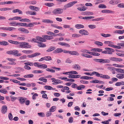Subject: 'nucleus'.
<instances>
[{"label":"nucleus","mask_w":124,"mask_h":124,"mask_svg":"<svg viewBox=\"0 0 124 124\" xmlns=\"http://www.w3.org/2000/svg\"><path fill=\"white\" fill-rule=\"evenodd\" d=\"M19 47L21 48H30L31 47L29 43L26 42H20Z\"/></svg>","instance_id":"1"},{"label":"nucleus","mask_w":124,"mask_h":124,"mask_svg":"<svg viewBox=\"0 0 124 124\" xmlns=\"http://www.w3.org/2000/svg\"><path fill=\"white\" fill-rule=\"evenodd\" d=\"M62 9L61 8H57L54 9L52 11L53 14L55 15H58L62 13L63 12Z\"/></svg>","instance_id":"2"},{"label":"nucleus","mask_w":124,"mask_h":124,"mask_svg":"<svg viewBox=\"0 0 124 124\" xmlns=\"http://www.w3.org/2000/svg\"><path fill=\"white\" fill-rule=\"evenodd\" d=\"M77 3V1H74L71 2H70L67 4L65 5L64 6L65 9L66 8L70 7L73 6L74 4Z\"/></svg>","instance_id":"3"},{"label":"nucleus","mask_w":124,"mask_h":124,"mask_svg":"<svg viewBox=\"0 0 124 124\" xmlns=\"http://www.w3.org/2000/svg\"><path fill=\"white\" fill-rule=\"evenodd\" d=\"M79 33L83 35H89L88 32L85 30H82L79 31Z\"/></svg>","instance_id":"4"},{"label":"nucleus","mask_w":124,"mask_h":124,"mask_svg":"<svg viewBox=\"0 0 124 124\" xmlns=\"http://www.w3.org/2000/svg\"><path fill=\"white\" fill-rule=\"evenodd\" d=\"M1 111L3 114H5L7 112V108L6 105L3 106L1 108Z\"/></svg>","instance_id":"5"},{"label":"nucleus","mask_w":124,"mask_h":124,"mask_svg":"<svg viewBox=\"0 0 124 124\" xmlns=\"http://www.w3.org/2000/svg\"><path fill=\"white\" fill-rule=\"evenodd\" d=\"M52 80V82H54L56 83V84H57L59 83H62L63 82L59 79H56L54 78H51Z\"/></svg>","instance_id":"6"},{"label":"nucleus","mask_w":124,"mask_h":124,"mask_svg":"<svg viewBox=\"0 0 124 124\" xmlns=\"http://www.w3.org/2000/svg\"><path fill=\"white\" fill-rule=\"evenodd\" d=\"M105 49L107 51V53L108 54H112V52H114V50L113 49L110 48H105Z\"/></svg>","instance_id":"7"},{"label":"nucleus","mask_w":124,"mask_h":124,"mask_svg":"<svg viewBox=\"0 0 124 124\" xmlns=\"http://www.w3.org/2000/svg\"><path fill=\"white\" fill-rule=\"evenodd\" d=\"M81 76L80 75H74L72 74L69 75L68 77L69 78H78L80 77V78Z\"/></svg>","instance_id":"8"},{"label":"nucleus","mask_w":124,"mask_h":124,"mask_svg":"<svg viewBox=\"0 0 124 124\" xmlns=\"http://www.w3.org/2000/svg\"><path fill=\"white\" fill-rule=\"evenodd\" d=\"M36 38L37 40L40 42H45L46 41V40L45 39L39 36H36Z\"/></svg>","instance_id":"9"},{"label":"nucleus","mask_w":124,"mask_h":124,"mask_svg":"<svg viewBox=\"0 0 124 124\" xmlns=\"http://www.w3.org/2000/svg\"><path fill=\"white\" fill-rule=\"evenodd\" d=\"M120 2L119 0H112L110 1L109 2V3L111 4H116Z\"/></svg>","instance_id":"10"},{"label":"nucleus","mask_w":124,"mask_h":124,"mask_svg":"<svg viewBox=\"0 0 124 124\" xmlns=\"http://www.w3.org/2000/svg\"><path fill=\"white\" fill-rule=\"evenodd\" d=\"M63 52V50L61 48H58L55 50L54 51L53 53L54 54H56L57 53H61Z\"/></svg>","instance_id":"11"},{"label":"nucleus","mask_w":124,"mask_h":124,"mask_svg":"<svg viewBox=\"0 0 124 124\" xmlns=\"http://www.w3.org/2000/svg\"><path fill=\"white\" fill-rule=\"evenodd\" d=\"M69 54L72 55L78 56L79 55V54L76 51H70Z\"/></svg>","instance_id":"12"},{"label":"nucleus","mask_w":124,"mask_h":124,"mask_svg":"<svg viewBox=\"0 0 124 124\" xmlns=\"http://www.w3.org/2000/svg\"><path fill=\"white\" fill-rule=\"evenodd\" d=\"M116 77L119 79H122L124 78V73L117 74L116 76Z\"/></svg>","instance_id":"13"},{"label":"nucleus","mask_w":124,"mask_h":124,"mask_svg":"<svg viewBox=\"0 0 124 124\" xmlns=\"http://www.w3.org/2000/svg\"><path fill=\"white\" fill-rule=\"evenodd\" d=\"M42 22L46 23H53V21L50 19H43Z\"/></svg>","instance_id":"14"},{"label":"nucleus","mask_w":124,"mask_h":124,"mask_svg":"<svg viewBox=\"0 0 124 124\" xmlns=\"http://www.w3.org/2000/svg\"><path fill=\"white\" fill-rule=\"evenodd\" d=\"M42 37L47 40H50L53 39V38L52 36L47 35H43Z\"/></svg>","instance_id":"15"},{"label":"nucleus","mask_w":124,"mask_h":124,"mask_svg":"<svg viewBox=\"0 0 124 124\" xmlns=\"http://www.w3.org/2000/svg\"><path fill=\"white\" fill-rule=\"evenodd\" d=\"M93 77L88 76H83L80 77V78L81 79H92Z\"/></svg>","instance_id":"16"},{"label":"nucleus","mask_w":124,"mask_h":124,"mask_svg":"<svg viewBox=\"0 0 124 124\" xmlns=\"http://www.w3.org/2000/svg\"><path fill=\"white\" fill-rule=\"evenodd\" d=\"M26 99L25 98L21 97L19 100L20 103L22 104H23Z\"/></svg>","instance_id":"17"},{"label":"nucleus","mask_w":124,"mask_h":124,"mask_svg":"<svg viewBox=\"0 0 124 124\" xmlns=\"http://www.w3.org/2000/svg\"><path fill=\"white\" fill-rule=\"evenodd\" d=\"M58 44L67 47H69L70 46V45L65 42H59Z\"/></svg>","instance_id":"18"},{"label":"nucleus","mask_w":124,"mask_h":124,"mask_svg":"<svg viewBox=\"0 0 124 124\" xmlns=\"http://www.w3.org/2000/svg\"><path fill=\"white\" fill-rule=\"evenodd\" d=\"M102 49L98 48H95L91 49V51H97L98 52H100L102 51Z\"/></svg>","instance_id":"19"},{"label":"nucleus","mask_w":124,"mask_h":124,"mask_svg":"<svg viewBox=\"0 0 124 124\" xmlns=\"http://www.w3.org/2000/svg\"><path fill=\"white\" fill-rule=\"evenodd\" d=\"M75 27L77 29H79L81 28H84V26L81 24H77L75 25Z\"/></svg>","instance_id":"20"},{"label":"nucleus","mask_w":124,"mask_h":124,"mask_svg":"<svg viewBox=\"0 0 124 124\" xmlns=\"http://www.w3.org/2000/svg\"><path fill=\"white\" fill-rule=\"evenodd\" d=\"M101 12L102 13H114V12L113 11L107 9L103 10Z\"/></svg>","instance_id":"21"},{"label":"nucleus","mask_w":124,"mask_h":124,"mask_svg":"<svg viewBox=\"0 0 124 124\" xmlns=\"http://www.w3.org/2000/svg\"><path fill=\"white\" fill-rule=\"evenodd\" d=\"M87 9V8L84 6L82 7H78L77 9L80 11H84L85 10Z\"/></svg>","instance_id":"22"},{"label":"nucleus","mask_w":124,"mask_h":124,"mask_svg":"<svg viewBox=\"0 0 124 124\" xmlns=\"http://www.w3.org/2000/svg\"><path fill=\"white\" fill-rule=\"evenodd\" d=\"M38 68H41L46 69L47 68V66L46 64H40L38 66Z\"/></svg>","instance_id":"23"},{"label":"nucleus","mask_w":124,"mask_h":124,"mask_svg":"<svg viewBox=\"0 0 124 124\" xmlns=\"http://www.w3.org/2000/svg\"><path fill=\"white\" fill-rule=\"evenodd\" d=\"M22 52L23 53L27 54L32 53L33 52L31 50H23Z\"/></svg>","instance_id":"24"},{"label":"nucleus","mask_w":124,"mask_h":124,"mask_svg":"<svg viewBox=\"0 0 124 124\" xmlns=\"http://www.w3.org/2000/svg\"><path fill=\"white\" fill-rule=\"evenodd\" d=\"M115 70L118 72L124 73V70L121 68H115Z\"/></svg>","instance_id":"25"},{"label":"nucleus","mask_w":124,"mask_h":124,"mask_svg":"<svg viewBox=\"0 0 124 124\" xmlns=\"http://www.w3.org/2000/svg\"><path fill=\"white\" fill-rule=\"evenodd\" d=\"M9 43L5 41H0V45L3 46H6L8 45Z\"/></svg>","instance_id":"26"},{"label":"nucleus","mask_w":124,"mask_h":124,"mask_svg":"<svg viewBox=\"0 0 124 124\" xmlns=\"http://www.w3.org/2000/svg\"><path fill=\"white\" fill-rule=\"evenodd\" d=\"M56 48L55 47L51 46L46 51L47 52H51L54 50Z\"/></svg>","instance_id":"27"},{"label":"nucleus","mask_w":124,"mask_h":124,"mask_svg":"<svg viewBox=\"0 0 124 124\" xmlns=\"http://www.w3.org/2000/svg\"><path fill=\"white\" fill-rule=\"evenodd\" d=\"M44 88L48 90H54L55 89L53 88L52 87L50 86L45 85L44 86Z\"/></svg>","instance_id":"28"},{"label":"nucleus","mask_w":124,"mask_h":124,"mask_svg":"<svg viewBox=\"0 0 124 124\" xmlns=\"http://www.w3.org/2000/svg\"><path fill=\"white\" fill-rule=\"evenodd\" d=\"M34 24H38V23H30L28 24H27V27H32L34 26Z\"/></svg>","instance_id":"29"},{"label":"nucleus","mask_w":124,"mask_h":124,"mask_svg":"<svg viewBox=\"0 0 124 124\" xmlns=\"http://www.w3.org/2000/svg\"><path fill=\"white\" fill-rule=\"evenodd\" d=\"M85 87V85H81L80 86H78L77 87V89L78 90H81L82 89L84 88Z\"/></svg>","instance_id":"30"},{"label":"nucleus","mask_w":124,"mask_h":124,"mask_svg":"<svg viewBox=\"0 0 124 124\" xmlns=\"http://www.w3.org/2000/svg\"><path fill=\"white\" fill-rule=\"evenodd\" d=\"M21 22H31V20L27 18L19 20Z\"/></svg>","instance_id":"31"},{"label":"nucleus","mask_w":124,"mask_h":124,"mask_svg":"<svg viewBox=\"0 0 124 124\" xmlns=\"http://www.w3.org/2000/svg\"><path fill=\"white\" fill-rule=\"evenodd\" d=\"M99 8H107L106 6L103 4H100L98 6Z\"/></svg>","instance_id":"32"},{"label":"nucleus","mask_w":124,"mask_h":124,"mask_svg":"<svg viewBox=\"0 0 124 124\" xmlns=\"http://www.w3.org/2000/svg\"><path fill=\"white\" fill-rule=\"evenodd\" d=\"M93 60L96 62H98L101 63H102V59H94Z\"/></svg>","instance_id":"33"},{"label":"nucleus","mask_w":124,"mask_h":124,"mask_svg":"<svg viewBox=\"0 0 124 124\" xmlns=\"http://www.w3.org/2000/svg\"><path fill=\"white\" fill-rule=\"evenodd\" d=\"M74 68L77 69L78 70H79L80 69V66L78 64H75L74 65Z\"/></svg>","instance_id":"34"},{"label":"nucleus","mask_w":124,"mask_h":124,"mask_svg":"<svg viewBox=\"0 0 124 124\" xmlns=\"http://www.w3.org/2000/svg\"><path fill=\"white\" fill-rule=\"evenodd\" d=\"M104 19V18L103 17H101L99 18H97L92 19V21H97L100 20H102Z\"/></svg>","instance_id":"35"},{"label":"nucleus","mask_w":124,"mask_h":124,"mask_svg":"<svg viewBox=\"0 0 124 124\" xmlns=\"http://www.w3.org/2000/svg\"><path fill=\"white\" fill-rule=\"evenodd\" d=\"M112 65L113 66L118 68H122L124 67V66L123 65L118 64H113Z\"/></svg>","instance_id":"36"},{"label":"nucleus","mask_w":124,"mask_h":124,"mask_svg":"<svg viewBox=\"0 0 124 124\" xmlns=\"http://www.w3.org/2000/svg\"><path fill=\"white\" fill-rule=\"evenodd\" d=\"M39 80L40 81H43L45 83H46L47 81V79L45 78L44 77H41L40 78Z\"/></svg>","instance_id":"37"},{"label":"nucleus","mask_w":124,"mask_h":124,"mask_svg":"<svg viewBox=\"0 0 124 124\" xmlns=\"http://www.w3.org/2000/svg\"><path fill=\"white\" fill-rule=\"evenodd\" d=\"M38 45V46L39 47H44L46 46V44H43L42 43L39 42Z\"/></svg>","instance_id":"38"},{"label":"nucleus","mask_w":124,"mask_h":124,"mask_svg":"<svg viewBox=\"0 0 124 124\" xmlns=\"http://www.w3.org/2000/svg\"><path fill=\"white\" fill-rule=\"evenodd\" d=\"M34 76V75L32 74H30L25 75L23 76L24 78H31Z\"/></svg>","instance_id":"39"},{"label":"nucleus","mask_w":124,"mask_h":124,"mask_svg":"<svg viewBox=\"0 0 124 124\" xmlns=\"http://www.w3.org/2000/svg\"><path fill=\"white\" fill-rule=\"evenodd\" d=\"M100 77L101 78H106V79H110V77L108 75H104L103 76H101Z\"/></svg>","instance_id":"40"},{"label":"nucleus","mask_w":124,"mask_h":124,"mask_svg":"<svg viewBox=\"0 0 124 124\" xmlns=\"http://www.w3.org/2000/svg\"><path fill=\"white\" fill-rule=\"evenodd\" d=\"M88 27L91 29L95 28L96 27V26L95 25L90 24L88 25Z\"/></svg>","instance_id":"41"},{"label":"nucleus","mask_w":124,"mask_h":124,"mask_svg":"<svg viewBox=\"0 0 124 124\" xmlns=\"http://www.w3.org/2000/svg\"><path fill=\"white\" fill-rule=\"evenodd\" d=\"M11 9L10 8H0V10L1 11H6L11 10Z\"/></svg>","instance_id":"42"},{"label":"nucleus","mask_w":124,"mask_h":124,"mask_svg":"<svg viewBox=\"0 0 124 124\" xmlns=\"http://www.w3.org/2000/svg\"><path fill=\"white\" fill-rule=\"evenodd\" d=\"M94 43L96 45L100 46H102L103 45V44L102 42L99 41H95L94 42Z\"/></svg>","instance_id":"43"},{"label":"nucleus","mask_w":124,"mask_h":124,"mask_svg":"<svg viewBox=\"0 0 124 124\" xmlns=\"http://www.w3.org/2000/svg\"><path fill=\"white\" fill-rule=\"evenodd\" d=\"M110 62V60L108 59H102V63H108Z\"/></svg>","instance_id":"44"},{"label":"nucleus","mask_w":124,"mask_h":124,"mask_svg":"<svg viewBox=\"0 0 124 124\" xmlns=\"http://www.w3.org/2000/svg\"><path fill=\"white\" fill-rule=\"evenodd\" d=\"M46 71L50 72L51 73H55V71L53 69H51L47 68L46 69Z\"/></svg>","instance_id":"45"},{"label":"nucleus","mask_w":124,"mask_h":124,"mask_svg":"<svg viewBox=\"0 0 124 124\" xmlns=\"http://www.w3.org/2000/svg\"><path fill=\"white\" fill-rule=\"evenodd\" d=\"M45 5L48 7H51L54 5V4L53 3H46L45 4Z\"/></svg>","instance_id":"46"},{"label":"nucleus","mask_w":124,"mask_h":124,"mask_svg":"<svg viewBox=\"0 0 124 124\" xmlns=\"http://www.w3.org/2000/svg\"><path fill=\"white\" fill-rule=\"evenodd\" d=\"M16 28L12 27H8V31H11L12 30H16Z\"/></svg>","instance_id":"47"},{"label":"nucleus","mask_w":124,"mask_h":124,"mask_svg":"<svg viewBox=\"0 0 124 124\" xmlns=\"http://www.w3.org/2000/svg\"><path fill=\"white\" fill-rule=\"evenodd\" d=\"M56 107L55 106H53L50 109V111L51 112H54L56 110Z\"/></svg>","instance_id":"48"},{"label":"nucleus","mask_w":124,"mask_h":124,"mask_svg":"<svg viewBox=\"0 0 124 124\" xmlns=\"http://www.w3.org/2000/svg\"><path fill=\"white\" fill-rule=\"evenodd\" d=\"M81 35L77 34H73L72 35V37L73 38H78L80 37Z\"/></svg>","instance_id":"49"},{"label":"nucleus","mask_w":124,"mask_h":124,"mask_svg":"<svg viewBox=\"0 0 124 124\" xmlns=\"http://www.w3.org/2000/svg\"><path fill=\"white\" fill-rule=\"evenodd\" d=\"M12 54L14 55L15 56L18 53V51L16 50H13L12 51Z\"/></svg>","instance_id":"50"},{"label":"nucleus","mask_w":124,"mask_h":124,"mask_svg":"<svg viewBox=\"0 0 124 124\" xmlns=\"http://www.w3.org/2000/svg\"><path fill=\"white\" fill-rule=\"evenodd\" d=\"M0 92L2 93L6 94L8 93V91L5 89H3L0 90Z\"/></svg>","instance_id":"51"},{"label":"nucleus","mask_w":124,"mask_h":124,"mask_svg":"<svg viewBox=\"0 0 124 124\" xmlns=\"http://www.w3.org/2000/svg\"><path fill=\"white\" fill-rule=\"evenodd\" d=\"M44 60L46 61H49L52 60V59L50 56H46L44 57Z\"/></svg>","instance_id":"52"},{"label":"nucleus","mask_w":124,"mask_h":124,"mask_svg":"<svg viewBox=\"0 0 124 124\" xmlns=\"http://www.w3.org/2000/svg\"><path fill=\"white\" fill-rule=\"evenodd\" d=\"M101 34L102 36L105 38H106L111 36V35L109 34H105L104 33H101Z\"/></svg>","instance_id":"53"},{"label":"nucleus","mask_w":124,"mask_h":124,"mask_svg":"<svg viewBox=\"0 0 124 124\" xmlns=\"http://www.w3.org/2000/svg\"><path fill=\"white\" fill-rule=\"evenodd\" d=\"M92 74H93V75L94 74H95L96 76L97 77H100V75H102V74H100L98 72H96V71H93L92 72Z\"/></svg>","instance_id":"54"},{"label":"nucleus","mask_w":124,"mask_h":124,"mask_svg":"<svg viewBox=\"0 0 124 124\" xmlns=\"http://www.w3.org/2000/svg\"><path fill=\"white\" fill-rule=\"evenodd\" d=\"M104 1L103 0H97L95 4H99L102 3Z\"/></svg>","instance_id":"55"},{"label":"nucleus","mask_w":124,"mask_h":124,"mask_svg":"<svg viewBox=\"0 0 124 124\" xmlns=\"http://www.w3.org/2000/svg\"><path fill=\"white\" fill-rule=\"evenodd\" d=\"M43 72V71L42 70H35L33 71V72L35 73H42Z\"/></svg>","instance_id":"56"},{"label":"nucleus","mask_w":124,"mask_h":124,"mask_svg":"<svg viewBox=\"0 0 124 124\" xmlns=\"http://www.w3.org/2000/svg\"><path fill=\"white\" fill-rule=\"evenodd\" d=\"M25 65L24 66V69L27 70H30L31 69V68L29 66V65H27V64H25Z\"/></svg>","instance_id":"57"},{"label":"nucleus","mask_w":124,"mask_h":124,"mask_svg":"<svg viewBox=\"0 0 124 124\" xmlns=\"http://www.w3.org/2000/svg\"><path fill=\"white\" fill-rule=\"evenodd\" d=\"M8 117L9 120H13V116L11 113H9L8 114Z\"/></svg>","instance_id":"58"},{"label":"nucleus","mask_w":124,"mask_h":124,"mask_svg":"<svg viewBox=\"0 0 124 124\" xmlns=\"http://www.w3.org/2000/svg\"><path fill=\"white\" fill-rule=\"evenodd\" d=\"M7 59L11 62H13L16 60V59H13L10 58H7Z\"/></svg>","instance_id":"59"},{"label":"nucleus","mask_w":124,"mask_h":124,"mask_svg":"<svg viewBox=\"0 0 124 124\" xmlns=\"http://www.w3.org/2000/svg\"><path fill=\"white\" fill-rule=\"evenodd\" d=\"M117 6L119 7L124 8V4L120 3L117 5Z\"/></svg>","instance_id":"60"},{"label":"nucleus","mask_w":124,"mask_h":124,"mask_svg":"<svg viewBox=\"0 0 124 124\" xmlns=\"http://www.w3.org/2000/svg\"><path fill=\"white\" fill-rule=\"evenodd\" d=\"M73 118L72 117H71L69 118L68 120L69 122L70 123H71L73 122Z\"/></svg>","instance_id":"61"},{"label":"nucleus","mask_w":124,"mask_h":124,"mask_svg":"<svg viewBox=\"0 0 124 124\" xmlns=\"http://www.w3.org/2000/svg\"><path fill=\"white\" fill-rule=\"evenodd\" d=\"M9 24L11 26H17V23L12 22L9 23Z\"/></svg>","instance_id":"62"},{"label":"nucleus","mask_w":124,"mask_h":124,"mask_svg":"<svg viewBox=\"0 0 124 124\" xmlns=\"http://www.w3.org/2000/svg\"><path fill=\"white\" fill-rule=\"evenodd\" d=\"M11 67L10 66H4L2 67V68L3 69H8L11 68Z\"/></svg>","instance_id":"63"},{"label":"nucleus","mask_w":124,"mask_h":124,"mask_svg":"<svg viewBox=\"0 0 124 124\" xmlns=\"http://www.w3.org/2000/svg\"><path fill=\"white\" fill-rule=\"evenodd\" d=\"M72 62V61L70 60V58H67L66 60V62L68 63H70Z\"/></svg>","instance_id":"64"}]
</instances>
